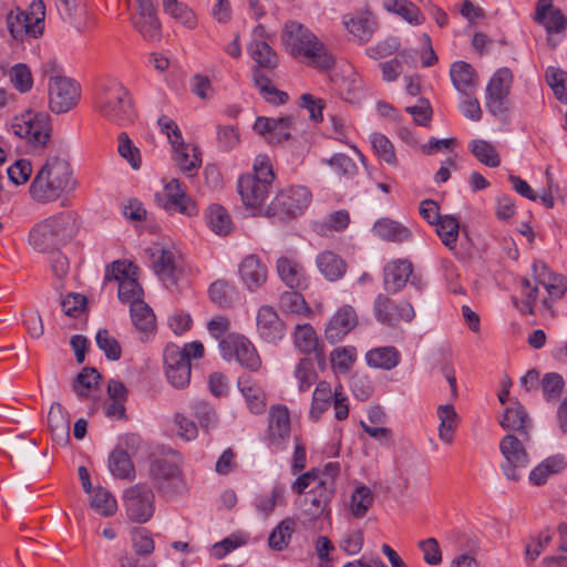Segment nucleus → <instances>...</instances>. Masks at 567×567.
I'll return each instance as SVG.
<instances>
[{
    "label": "nucleus",
    "instance_id": "1",
    "mask_svg": "<svg viewBox=\"0 0 567 567\" xmlns=\"http://www.w3.org/2000/svg\"><path fill=\"white\" fill-rule=\"evenodd\" d=\"M70 163L58 155L47 158L32 179L29 193L37 203H52L76 188Z\"/></svg>",
    "mask_w": 567,
    "mask_h": 567
},
{
    "label": "nucleus",
    "instance_id": "2",
    "mask_svg": "<svg viewBox=\"0 0 567 567\" xmlns=\"http://www.w3.org/2000/svg\"><path fill=\"white\" fill-rule=\"evenodd\" d=\"M286 50L295 58H302L309 65L329 70L334 65V58L323 43L303 24L289 21L281 35Z\"/></svg>",
    "mask_w": 567,
    "mask_h": 567
},
{
    "label": "nucleus",
    "instance_id": "3",
    "mask_svg": "<svg viewBox=\"0 0 567 567\" xmlns=\"http://www.w3.org/2000/svg\"><path fill=\"white\" fill-rule=\"evenodd\" d=\"M95 109L102 117L117 125L130 121L134 112L130 91L117 81L100 87L95 96Z\"/></svg>",
    "mask_w": 567,
    "mask_h": 567
},
{
    "label": "nucleus",
    "instance_id": "4",
    "mask_svg": "<svg viewBox=\"0 0 567 567\" xmlns=\"http://www.w3.org/2000/svg\"><path fill=\"white\" fill-rule=\"evenodd\" d=\"M179 461V454L176 452H169L166 456L152 461L150 477L159 493L174 496L185 491Z\"/></svg>",
    "mask_w": 567,
    "mask_h": 567
},
{
    "label": "nucleus",
    "instance_id": "5",
    "mask_svg": "<svg viewBox=\"0 0 567 567\" xmlns=\"http://www.w3.org/2000/svg\"><path fill=\"white\" fill-rule=\"evenodd\" d=\"M12 133L31 145L44 147L51 135L50 116L43 112L27 111L11 121Z\"/></svg>",
    "mask_w": 567,
    "mask_h": 567
},
{
    "label": "nucleus",
    "instance_id": "6",
    "mask_svg": "<svg viewBox=\"0 0 567 567\" xmlns=\"http://www.w3.org/2000/svg\"><path fill=\"white\" fill-rule=\"evenodd\" d=\"M311 202V193L303 186H292L280 190L264 212L265 216L279 220L297 217Z\"/></svg>",
    "mask_w": 567,
    "mask_h": 567
},
{
    "label": "nucleus",
    "instance_id": "7",
    "mask_svg": "<svg viewBox=\"0 0 567 567\" xmlns=\"http://www.w3.org/2000/svg\"><path fill=\"white\" fill-rule=\"evenodd\" d=\"M126 517L136 524L147 523L155 512V495L145 483H137L123 492Z\"/></svg>",
    "mask_w": 567,
    "mask_h": 567
},
{
    "label": "nucleus",
    "instance_id": "8",
    "mask_svg": "<svg viewBox=\"0 0 567 567\" xmlns=\"http://www.w3.org/2000/svg\"><path fill=\"white\" fill-rule=\"evenodd\" d=\"M499 451L504 457L501 464L503 474L508 480L518 481L530 462L524 442L513 434H507L499 442Z\"/></svg>",
    "mask_w": 567,
    "mask_h": 567
},
{
    "label": "nucleus",
    "instance_id": "9",
    "mask_svg": "<svg viewBox=\"0 0 567 567\" xmlns=\"http://www.w3.org/2000/svg\"><path fill=\"white\" fill-rule=\"evenodd\" d=\"M218 347L225 360L236 358L241 367L250 371H257L261 365L255 346L243 334L230 333L220 340Z\"/></svg>",
    "mask_w": 567,
    "mask_h": 567
},
{
    "label": "nucleus",
    "instance_id": "10",
    "mask_svg": "<svg viewBox=\"0 0 567 567\" xmlns=\"http://www.w3.org/2000/svg\"><path fill=\"white\" fill-rule=\"evenodd\" d=\"M79 85L66 76L54 75L49 82V105L53 113L62 114L78 104Z\"/></svg>",
    "mask_w": 567,
    "mask_h": 567
},
{
    "label": "nucleus",
    "instance_id": "11",
    "mask_svg": "<svg viewBox=\"0 0 567 567\" xmlns=\"http://www.w3.org/2000/svg\"><path fill=\"white\" fill-rule=\"evenodd\" d=\"M165 375L176 389H184L190 381V361L176 344H167L163 352Z\"/></svg>",
    "mask_w": 567,
    "mask_h": 567
},
{
    "label": "nucleus",
    "instance_id": "12",
    "mask_svg": "<svg viewBox=\"0 0 567 567\" xmlns=\"http://www.w3.org/2000/svg\"><path fill=\"white\" fill-rule=\"evenodd\" d=\"M252 128L268 144L278 145L292 138L296 123L291 115L280 117L258 116Z\"/></svg>",
    "mask_w": 567,
    "mask_h": 567
},
{
    "label": "nucleus",
    "instance_id": "13",
    "mask_svg": "<svg viewBox=\"0 0 567 567\" xmlns=\"http://www.w3.org/2000/svg\"><path fill=\"white\" fill-rule=\"evenodd\" d=\"M151 256L152 267L159 279L167 288L177 285L179 269L177 266V256L171 249L164 248L159 244H154L147 250Z\"/></svg>",
    "mask_w": 567,
    "mask_h": 567
},
{
    "label": "nucleus",
    "instance_id": "14",
    "mask_svg": "<svg viewBox=\"0 0 567 567\" xmlns=\"http://www.w3.org/2000/svg\"><path fill=\"white\" fill-rule=\"evenodd\" d=\"M374 315L382 324L394 327L400 321L410 322L415 312L408 301L394 303L388 296L379 295L374 301Z\"/></svg>",
    "mask_w": 567,
    "mask_h": 567
},
{
    "label": "nucleus",
    "instance_id": "15",
    "mask_svg": "<svg viewBox=\"0 0 567 567\" xmlns=\"http://www.w3.org/2000/svg\"><path fill=\"white\" fill-rule=\"evenodd\" d=\"M536 23L543 25L548 34L547 42L555 48L557 41L553 34L561 33L567 28V18L560 9L554 7L553 0H538L534 16Z\"/></svg>",
    "mask_w": 567,
    "mask_h": 567
},
{
    "label": "nucleus",
    "instance_id": "16",
    "mask_svg": "<svg viewBox=\"0 0 567 567\" xmlns=\"http://www.w3.org/2000/svg\"><path fill=\"white\" fill-rule=\"evenodd\" d=\"M256 331L264 342L276 344L286 336V324L271 306L264 305L257 310Z\"/></svg>",
    "mask_w": 567,
    "mask_h": 567
},
{
    "label": "nucleus",
    "instance_id": "17",
    "mask_svg": "<svg viewBox=\"0 0 567 567\" xmlns=\"http://www.w3.org/2000/svg\"><path fill=\"white\" fill-rule=\"evenodd\" d=\"M359 323L355 309L350 305L340 307L328 321L324 336L328 342L337 343L341 341Z\"/></svg>",
    "mask_w": 567,
    "mask_h": 567
},
{
    "label": "nucleus",
    "instance_id": "18",
    "mask_svg": "<svg viewBox=\"0 0 567 567\" xmlns=\"http://www.w3.org/2000/svg\"><path fill=\"white\" fill-rule=\"evenodd\" d=\"M513 82L512 71L507 68L498 69L487 85V107L493 114H498L504 111L503 101L509 93V87Z\"/></svg>",
    "mask_w": 567,
    "mask_h": 567
},
{
    "label": "nucleus",
    "instance_id": "19",
    "mask_svg": "<svg viewBox=\"0 0 567 567\" xmlns=\"http://www.w3.org/2000/svg\"><path fill=\"white\" fill-rule=\"evenodd\" d=\"M336 484L331 480L326 483H317L309 496L305 498V513L313 520L323 513L329 514V504L334 495Z\"/></svg>",
    "mask_w": 567,
    "mask_h": 567
},
{
    "label": "nucleus",
    "instance_id": "20",
    "mask_svg": "<svg viewBox=\"0 0 567 567\" xmlns=\"http://www.w3.org/2000/svg\"><path fill=\"white\" fill-rule=\"evenodd\" d=\"M243 284L250 291H256L267 281V267L256 255H249L239 265Z\"/></svg>",
    "mask_w": 567,
    "mask_h": 567
},
{
    "label": "nucleus",
    "instance_id": "21",
    "mask_svg": "<svg viewBox=\"0 0 567 567\" xmlns=\"http://www.w3.org/2000/svg\"><path fill=\"white\" fill-rule=\"evenodd\" d=\"M270 187L251 177V174L244 175L238 181V192L247 207H258L269 194Z\"/></svg>",
    "mask_w": 567,
    "mask_h": 567
},
{
    "label": "nucleus",
    "instance_id": "22",
    "mask_svg": "<svg viewBox=\"0 0 567 567\" xmlns=\"http://www.w3.org/2000/svg\"><path fill=\"white\" fill-rule=\"evenodd\" d=\"M165 196L167 198V206L178 210L181 214L187 216L197 215L198 208L193 199L185 193L181 182L177 178H172L165 185Z\"/></svg>",
    "mask_w": 567,
    "mask_h": 567
},
{
    "label": "nucleus",
    "instance_id": "23",
    "mask_svg": "<svg viewBox=\"0 0 567 567\" xmlns=\"http://www.w3.org/2000/svg\"><path fill=\"white\" fill-rule=\"evenodd\" d=\"M412 272L413 266L406 259L389 262L384 268L385 290L392 293L400 291L406 285Z\"/></svg>",
    "mask_w": 567,
    "mask_h": 567
},
{
    "label": "nucleus",
    "instance_id": "24",
    "mask_svg": "<svg viewBox=\"0 0 567 567\" xmlns=\"http://www.w3.org/2000/svg\"><path fill=\"white\" fill-rule=\"evenodd\" d=\"M48 425L55 443L65 445L70 441V416L59 402H53L49 414Z\"/></svg>",
    "mask_w": 567,
    "mask_h": 567
},
{
    "label": "nucleus",
    "instance_id": "25",
    "mask_svg": "<svg viewBox=\"0 0 567 567\" xmlns=\"http://www.w3.org/2000/svg\"><path fill=\"white\" fill-rule=\"evenodd\" d=\"M453 86L465 96L473 95L477 87V80L474 69L464 61H456L450 70Z\"/></svg>",
    "mask_w": 567,
    "mask_h": 567
},
{
    "label": "nucleus",
    "instance_id": "26",
    "mask_svg": "<svg viewBox=\"0 0 567 567\" xmlns=\"http://www.w3.org/2000/svg\"><path fill=\"white\" fill-rule=\"evenodd\" d=\"M277 272L284 284L292 290L306 286V277L302 266L293 258L286 256L277 260Z\"/></svg>",
    "mask_w": 567,
    "mask_h": 567
},
{
    "label": "nucleus",
    "instance_id": "27",
    "mask_svg": "<svg viewBox=\"0 0 567 567\" xmlns=\"http://www.w3.org/2000/svg\"><path fill=\"white\" fill-rule=\"evenodd\" d=\"M499 424L505 430L518 432L525 441L529 440L528 427L530 426V420L523 405L517 401L514 402L513 406L505 409Z\"/></svg>",
    "mask_w": 567,
    "mask_h": 567
},
{
    "label": "nucleus",
    "instance_id": "28",
    "mask_svg": "<svg viewBox=\"0 0 567 567\" xmlns=\"http://www.w3.org/2000/svg\"><path fill=\"white\" fill-rule=\"evenodd\" d=\"M76 219V213L69 210L47 218L43 221L50 226L58 240L64 244L75 235L78 229Z\"/></svg>",
    "mask_w": 567,
    "mask_h": 567
},
{
    "label": "nucleus",
    "instance_id": "29",
    "mask_svg": "<svg viewBox=\"0 0 567 567\" xmlns=\"http://www.w3.org/2000/svg\"><path fill=\"white\" fill-rule=\"evenodd\" d=\"M343 24L353 40L365 43L374 33L375 21L370 13H360L355 17L346 16Z\"/></svg>",
    "mask_w": 567,
    "mask_h": 567
},
{
    "label": "nucleus",
    "instance_id": "30",
    "mask_svg": "<svg viewBox=\"0 0 567 567\" xmlns=\"http://www.w3.org/2000/svg\"><path fill=\"white\" fill-rule=\"evenodd\" d=\"M268 429L272 442H280L289 436L290 417L286 406L274 405L270 408Z\"/></svg>",
    "mask_w": 567,
    "mask_h": 567
},
{
    "label": "nucleus",
    "instance_id": "31",
    "mask_svg": "<svg viewBox=\"0 0 567 567\" xmlns=\"http://www.w3.org/2000/svg\"><path fill=\"white\" fill-rule=\"evenodd\" d=\"M295 346L305 354L316 353L319 361L323 360L320 343L315 329L309 324H297L293 332Z\"/></svg>",
    "mask_w": 567,
    "mask_h": 567
},
{
    "label": "nucleus",
    "instance_id": "32",
    "mask_svg": "<svg viewBox=\"0 0 567 567\" xmlns=\"http://www.w3.org/2000/svg\"><path fill=\"white\" fill-rule=\"evenodd\" d=\"M400 359V352L392 346L374 348L365 353L367 364L374 369L392 370Z\"/></svg>",
    "mask_w": 567,
    "mask_h": 567
},
{
    "label": "nucleus",
    "instance_id": "33",
    "mask_svg": "<svg viewBox=\"0 0 567 567\" xmlns=\"http://www.w3.org/2000/svg\"><path fill=\"white\" fill-rule=\"evenodd\" d=\"M319 271L330 281L340 279L347 270L344 260L333 251L320 252L316 259Z\"/></svg>",
    "mask_w": 567,
    "mask_h": 567
},
{
    "label": "nucleus",
    "instance_id": "34",
    "mask_svg": "<svg viewBox=\"0 0 567 567\" xmlns=\"http://www.w3.org/2000/svg\"><path fill=\"white\" fill-rule=\"evenodd\" d=\"M566 466L567 462L563 455L548 456L529 473V481L534 485L540 486L550 475L560 473Z\"/></svg>",
    "mask_w": 567,
    "mask_h": 567
},
{
    "label": "nucleus",
    "instance_id": "35",
    "mask_svg": "<svg viewBox=\"0 0 567 567\" xmlns=\"http://www.w3.org/2000/svg\"><path fill=\"white\" fill-rule=\"evenodd\" d=\"M373 231L381 239L393 243H403L411 237V231L405 226L390 218L379 219L373 226Z\"/></svg>",
    "mask_w": 567,
    "mask_h": 567
},
{
    "label": "nucleus",
    "instance_id": "36",
    "mask_svg": "<svg viewBox=\"0 0 567 567\" xmlns=\"http://www.w3.org/2000/svg\"><path fill=\"white\" fill-rule=\"evenodd\" d=\"M131 319L133 326L142 333L151 334L155 332L156 319L152 308L144 301L133 302L130 306Z\"/></svg>",
    "mask_w": 567,
    "mask_h": 567
},
{
    "label": "nucleus",
    "instance_id": "37",
    "mask_svg": "<svg viewBox=\"0 0 567 567\" xmlns=\"http://www.w3.org/2000/svg\"><path fill=\"white\" fill-rule=\"evenodd\" d=\"M30 245L40 252H50L60 245H62L54 234L51 231L50 226L44 221L39 223L30 233L29 236Z\"/></svg>",
    "mask_w": 567,
    "mask_h": 567
},
{
    "label": "nucleus",
    "instance_id": "38",
    "mask_svg": "<svg viewBox=\"0 0 567 567\" xmlns=\"http://www.w3.org/2000/svg\"><path fill=\"white\" fill-rule=\"evenodd\" d=\"M109 470L113 476L121 480H133L135 468L128 453L122 449H115L109 456Z\"/></svg>",
    "mask_w": 567,
    "mask_h": 567
},
{
    "label": "nucleus",
    "instance_id": "39",
    "mask_svg": "<svg viewBox=\"0 0 567 567\" xmlns=\"http://www.w3.org/2000/svg\"><path fill=\"white\" fill-rule=\"evenodd\" d=\"M173 147L175 150V162L181 171L193 176L202 164L199 154H197V148L194 146L190 147L193 155L192 158H189V146L185 144L184 140L173 141Z\"/></svg>",
    "mask_w": 567,
    "mask_h": 567
},
{
    "label": "nucleus",
    "instance_id": "40",
    "mask_svg": "<svg viewBox=\"0 0 567 567\" xmlns=\"http://www.w3.org/2000/svg\"><path fill=\"white\" fill-rule=\"evenodd\" d=\"M206 221L210 230L219 236L228 235L234 226L226 209L218 204H213L208 207Z\"/></svg>",
    "mask_w": 567,
    "mask_h": 567
},
{
    "label": "nucleus",
    "instance_id": "41",
    "mask_svg": "<svg viewBox=\"0 0 567 567\" xmlns=\"http://www.w3.org/2000/svg\"><path fill=\"white\" fill-rule=\"evenodd\" d=\"M440 420L439 437L450 444L453 441L454 431L457 424V413L452 404H443L437 408Z\"/></svg>",
    "mask_w": 567,
    "mask_h": 567
},
{
    "label": "nucleus",
    "instance_id": "42",
    "mask_svg": "<svg viewBox=\"0 0 567 567\" xmlns=\"http://www.w3.org/2000/svg\"><path fill=\"white\" fill-rule=\"evenodd\" d=\"M248 52L251 59L261 68L274 69L277 65V54L264 39L251 41L248 45Z\"/></svg>",
    "mask_w": 567,
    "mask_h": 567
},
{
    "label": "nucleus",
    "instance_id": "43",
    "mask_svg": "<svg viewBox=\"0 0 567 567\" xmlns=\"http://www.w3.org/2000/svg\"><path fill=\"white\" fill-rule=\"evenodd\" d=\"M434 225L436 233L442 239V243L449 248L453 249L456 246V240L460 231L458 220L451 215L441 216Z\"/></svg>",
    "mask_w": 567,
    "mask_h": 567
},
{
    "label": "nucleus",
    "instance_id": "44",
    "mask_svg": "<svg viewBox=\"0 0 567 567\" xmlns=\"http://www.w3.org/2000/svg\"><path fill=\"white\" fill-rule=\"evenodd\" d=\"M239 385L249 411L254 414L264 413L267 405L264 390L259 385L248 382H239Z\"/></svg>",
    "mask_w": 567,
    "mask_h": 567
},
{
    "label": "nucleus",
    "instance_id": "45",
    "mask_svg": "<svg viewBox=\"0 0 567 567\" xmlns=\"http://www.w3.org/2000/svg\"><path fill=\"white\" fill-rule=\"evenodd\" d=\"M383 7L389 12L402 17L409 23L420 24L423 21L420 9L408 0H384Z\"/></svg>",
    "mask_w": 567,
    "mask_h": 567
},
{
    "label": "nucleus",
    "instance_id": "46",
    "mask_svg": "<svg viewBox=\"0 0 567 567\" xmlns=\"http://www.w3.org/2000/svg\"><path fill=\"white\" fill-rule=\"evenodd\" d=\"M295 526L296 522L293 518L282 519L269 535V547L274 550L286 548L291 539Z\"/></svg>",
    "mask_w": 567,
    "mask_h": 567
},
{
    "label": "nucleus",
    "instance_id": "47",
    "mask_svg": "<svg viewBox=\"0 0 567 567\" xmlns=\"http://www.w3.org/2000/svg\"><path fill=\"white\" fill-rule=\"evenodd\" d=\"M374 496L372 491L364 485L354 488L350 501V511L355 518L365 516L370 507L372 506Z\"/></svg>",
    "mask_w": 567,
    "mask_h": 567
},
{
    "label": "nucleus",
    "instance_id": "48",
    "mask_svg": "<svg viewBox=\"0 0 567 567\" xmlns=\"http://www.w3.org/2000/svg\"><path fill=\"white\" fill-rule=\"evenodd\" d=\"M101 374L95 368H84L73 381V391L81 399L89 398L91 390L97 385Z\"/></svg>",
    "mask_w": 567,
    "mask_h": 567
},
{
    "label": "nucleus",
    "instance_id": "49",
    "mask_svg": "<svg viewBox=\"0 0 567 567\" xmlns=\"http://www.w3.org/2000/svg\"><path fill=\"white\" fill-rule=\"evenodd\" d=\"M473 155L488 167H498L501 158L495 147L487 141L474 140L470 144Z\"/></svg>",
    "mask_w": 567,
    "mask_h": 567
},
{
    "label": "nucleus",
    "instance_id": "50",
    "mask_svg": "<svg viewBox=\"0 0 567 567\" xmlns=\"http://www.w3.org/2000/svg\"><path fill=\"white\" fill-rule=\"evenodd\" d=\"M332 396L330 384L328 382H319L316 386V390L313 392L312 396V405L310 410V415L315 420L319 419L320 415L327 410L329 406Z\"/></svg>",
    "mask_w": 567,
    "mask_h": 567
},
{
    "label": "nucleus",
    "instance_id": "51",
    "mask_svg": "<svg viewBox=\"0 0 567 567\" xmlns=\"http://www.w3.org/2000/svg\"><path fill=\"white\" fill-rule=\"evenodd\" d=\"M92 508L100 515L110 517L115 514L117 504L112 494L104 489L97 488L91 501Z\"/></svg>",
    "mask_w": 567,
    "mask_h": 567
},
{
    "label": "nucleus",
    "instance_id": "52",
    "mask_svg": "<svg viewBox=\"0 0 567 567\" xmlns=\"http://www.w3.org/2000/svg\"><path fill=\"white\" fill-rule=\"evenodd\" d=\"M137 276V267L132 262L116 260L106 268L104 281L116 280L118 285Z\"/></svg>",
    "mask_w": 567,
    "mask_h": 567
},
{
    "label": "nucleus",
    "instance_id": "53",
    "mask_svg": "<svg viewBox=\"0 0 567 567\" xmlns=\"http://www.w3.org/2000/svg\"><path fill=\"white\" fill-rule=\"evenodd\" d=\"M7 23L11 35L17 40H23L25 37L32 38L31 29L27 23V16L24 11H10L7 16Z\"/></svg>",
    "mask_w": 567,
    "mask_h": 567
},
{
    "label": "nucleus",
    "instance_id": "54",
    "mask_svg": "<svg viewBox=\"0 0 567 567\" xmlns=\"http://www.w3.org/2000/svg\"><path fill=\"white\" fill-rule=\"evenodd\" d=\"M540 384L545 400L551 402L560 396L565 388V380L560 374L549 372L543 377Z\"/></svg>",
    "mask_w": 567,
    "mask_h": 567
},
{
    "label": "nucleus",
    "instance_id": "55",
    "mask_svg": "<svg viewBox=\"0 0 567 567\" xmlns=\"http://www.w3.org/2000/svg\"><path fill=\"white\" fill-rule=\"evenodd\" d=\"M95 340L99 349L104 352L109 360L116 361L121 358V346L106 329H100L96 333Z\"/></svg>",
    "mask_w": 567,
    "mask_h": 567
},
{
    "label": "nucleus",
    "instance_id": "56",
    "mask_svg": "<svg viewBox=\"0 0 567 567\" xmlns=\"http://www.w3.org/2000/svg\"><path fill=\"white\" fill-rule=\"evenodd\" d=\"M195 417L198 420L200 426L209 432L215 429L218 423V417L215 410L204 401H195L192 405Z\"/></svg>",
    "mask_w": 567,
    "mask_h": 567
},
{
    "label": "nucleus",
    "instance_id": "57",
    "mask_svg": "<svg viewBox=\"0 0 567 567\" xmlns=\"http://www.w3.org/2000/svg\"><path fill=\"white\" fill-rule=\"evenodd\" d=\"M370 141L374 152L382 161L390 165H394L396 163L394 147L385 135L381 133H373L370 136Z\"/></svg>",
    "mask_w": 567,
    "mask_h": 567
},
{
    "label": "nucleus",
    "instance_id": "58",
    "mask_svg": "<svg viewBox=\"0 0 567 567\" xmlns=\"http://www.w3.org/2000/svg\"><path fill=\"white\" fill-rule=\"evenodd\" d=\"M117 140H118V147H117L118 154L123 158H125L134 169L140 168V166H141L140 150L133 145V142L131 141L128 135L124 132L118 135Z\"/></svg>",
    "mask_w": 567,
    "mask_h": 567
},
{
    "label": "nucleus",
    "instance_id": "59",
    "mask_svg": "<svg viewBox=\"0 0 567 567\" xmlns=\"http://www.w3.org/2000/svg\"><path fill=\"white\" fill-rule=\"evenodd\" d=\"M327 164L331 166L339 176L352 177L357 174L358 167L354 161L346 154L338 153L331 156Z\"/></svg>",
    "mask_w": 567,
    "mask_h": 567
},
{
    "label": "nucleus",
    "instance_id": "60",
    "mask_svg": "<svg viewBox=\"0 0 567 567\" xmlns=\"http://www.w3.org/2000/svg\"><path fill=\"white\" fill-rule=\"evenodd\" d=\"M118 299L122 302H130V306L133 302H141L143 289L141 285L137 282V278L134 277L132 279H126L118 285Z\"/></svg>",
    "mask_w": 567,
    "mask_h": 567
},
{
    "label": "nucleus",
    "instance_id": "61",
    "mask_svg": "<svg viewBox=\"0 0 567 567\" xmlns=\"http://www.w3.org/2000/svg\"><path fill=\"white\" fill-rule=\"evenodd\" d=\"M132 546L138 556H150L155 549L153 538L142 528H134L132 530Z\"/></svg>",
    "mask_w": 567,
    "mask_h": 567
},
{
    "label": "nucleus",
    "instance_id": "62",
    "mask_svg": "<svg viewBox=\"0 0 567 567\" xmlns=\"http://www.w3.org/2000/svg\"><path fill=\"white\" fill-rule=\"evenodd\" d=\"M330 361L334 370L347 372L355 361V349L337 348L331 352Z\"/></svg>",
    "mask_w": 567,
    "mask_h": 567
},
{
    "label": "nucleus",
    "instance_id": "63",
    "mask_svg": "<svg viewBox=\"0 0 567 567\" xmlns=\"http://www.w3.org/2000/svg\"><path fill=\"white\" fill-rule=\"evenodd\" d=\"M134 25L136 30L143 35L144 39L150 41L159 39L161 24L156 16H152L150 18H137L134 21Z\"/></svg>",
    "mask_w": 567,
    "mask_h": 567
},
{
    "label": "nucleus",
    "instance_id": "64",
    "mask_svg": "<svg viewBox=\"0 0 567 567\" xmlns=\"http://www.w3.org/2000/svg\"><path fill=\"white\" fill-rule=\"evenodd\" d=\"M10 80L20 92H28L32 87V75L25 64H16L10 71Z\"/></svg>",
    "mask_w": 567,
    "mask_h": 567
}]
</instances>
